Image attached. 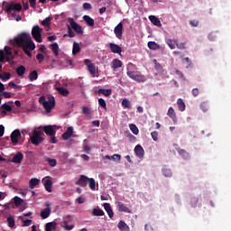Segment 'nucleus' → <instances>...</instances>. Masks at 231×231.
<instances>
[{"label": "nucleus", "mask_w": 231, "mask_h": 231, "mask_svg": "<svg viewBox=\"0 0 231 231\" xmlns=\"http://www.w3.org/2000/svg\"><path fill=\"white\" fill-rule=\"evenodd\" d=\"M134 152L138 158H143L144 151L142 145L137 144L134 148Z\"/></svg>", "instance_id": "21"}, {"label": "nucleus", "mask_w": 231, "mask_h": 231, "mask_svg": "<svg viewBox=\"0 0 231 231\" xmlns=\"http://www.w3.org/2000/svg\"><path fill=\"white\" fill-rule=\"evenodd\" d=\"M68 21L71 26L70 28H72V30H75L77 33H79L80 35L84 33V31H82V26L77 23V22H75L73 18H69Z\"/></svg>", "instance_id": "8"}, {"label": "nucleus", "mask_w": 231, "mask_h": 231, "mask_svg": "<svg viewBox=\"0 0 231 231\" xmlns=\"http://www.w3.org/2000/svg\"><path fill=\"white\" fill-rule=\"evenodd\" d=\"M200 109H202L205 112L208 111V102H202L200 104Z\"/></svg>", "instance_id": "52"}, {"label": "nucleus", "mask_w": 231, "mask_h": 231, "mask_svg": "<svg viewBox=\"0 0 231 231\" xmlns=\"http://www.w3.org/2000/svg\"><path fill=\"white\" fill-rule=\"evenodd\" d=\"M39 183H41V180L37 178H32L29 180V187L30 189H35V187H37V185H39Z\"/></svg>", "instance_id": "24"}, {"label": "nucleus", "mask_w": 231, "mask_h": 231, "mask_svg": "<svg viewBox=\"0 0 231 231\" xmlns=\"http://www.w3.org/2000/svg\"><path fill=\"white\" fill-rule=\"evenodd\" d=\"M63 222H61V228H64L67 231L73 230L75 228V225H68V223L73 221V217L71 215H67Z\"/></svg>", "instance_id": "7"}, {"label": "nucleus", "mask_w": 231, "mask_h": 231, "mask_svg": "<svg viewBox=\"0 0 231 231\" xmlns=\"http://www.w3.org/2000/svg\"><path fill=\"white\" fill-rule=\"evenodd\" d=\"M144 230L145 231H152V226L151 225H149V224H146L144 226Z\"/></svg>", "instance_id": "64"}, {"label": "nucleus", "mask_w": 231, "mask_h": 231, "mask_svg": "<svg viewBox=\"0 0 231 231\" xmlns=\"http://www.w3.org/2000/svg\"><path fill=\"white\" fill-rule=\"evenodd\" d=\"M97 69H98L97 68V65H95V63H93L92 65H89L88 68V70L92 75V77H98V75H97Z\"/></svg>", "instance_id": "26"}, {"label": "nucleus", "mask_w": 231, "mask_h": 231, "mask_svg": "<svg viewBox=\"0 0 231 231\" xmlns=\"http://www.w3.org/2000/svg\"><path fill=\"white\" fill-rule=\"evenodd\" d=\"M104 210L100 208H94L92 209V216H104Z\"/></svg>", "instance_id": "46"}, {"label": "nucleus", "mask_w": 231, "mask_h": 231, "mask_svg": "<svg viewBox=\"0 0 231 231\" xmlns=\"http://www.w3.org/2000/svg\"><path fill=\"white\" fill-rule=\"evenodd\" d=\"M177 48L179 50H186L187 49V42H181V43H178V41H177Z\"/></svg>", "instance_id": "55"}, {"label": "nucleus", "mask_w": 231, "mask_h": 231, "mask_svg": "<svg viewBox=\"0 0 231 231\" xmlns=\"http://www.w3.org/2000/svg\"><path fill=\"white\" fill-rule=\"evenodd\" d=\"M77 53H80V45L77 42H74L72 48V55H77Z\"/></svg>", "instance_id": "36"}, {"label": "nucleus", "mask_w": 231, "mask_h": 231, "mask_svg": "<svg viewBox=\"0 0 231 231\" xmlns=\"http://www.w3.org/2000/svg\"><path fill=\"white\" fill-rule=\"evenodd\" d=\"M148 48L150 50H160V45H158V43H156V42H149Z\"/></svg>", "instance_id": "42"}, {"label": "nucleus", "mask_w": 231, "mask_h": 231, "mask_svg": "<svg viewBox=\"0 0 231 231\" xmlns=\"http://www.w3.org/2000/svg\"><path fill=\"white\" fill-rule=\"evenodd\" d=\"M83 8H84V10H91L93 8V6L89 3H84Z\"/></svg>", "instance_id": "59"}, {"label": "nucleus", "mask_w": 231, "mask_h": 231, "mask_svg": "<svg viewBox=\"0 0 231 231\" xmlns=\"http://www.w3.org/2000/svg\"><path fill=\"white\" fill-rule=\"evenodd\" d=\"M113 69H118V68H122V60L118 59L113 60V65H112Z\"/></svg>", "instance_id": "37"}, {"label": "nucleus", "mask_w": 231, "mask_h": 231, "mask_svg": "<svg viewBox=\"0 0 231 231\" xmlns=\"http://www.w3.org/2000/svg\"><path fill=\"white\" fill-rule=\"evenodd\" d=\"M119 230L121 231H129V226H127L124 220H120L118 225H117Z\"/></svg>", "instance_id": "33"}, {"label": "nucleus", "mask_w": 231, "mask_h": 231, "mask_svg": "<svg viewBox=\"0 0 231 231\" xmlns=\"http://www.w3.org/2000/svg\"><path fill=\"white\" fill-rule=\"evenodd\" d=\"M57 230V222H49L45 225V231Z\"/></svg>", "instance_id": "27"}, {"label": "nucleus", "mask_w": 231, "mask_h": 231, "mask_svg": "<svg viewBox=\"0 0 231 231\" xmlns=\"http://www.w3.org/2000/svg\"><path fill=\"white\" fill-rule=\"evenodd\" d=\"M37 79H39V74L37 73V70H32L29 74V80H31V82H33V80H37Z\"/></svg>", "instance_id": "39"}, {"label": "nucleus", "mask_w": 231, "mask_h": 231, "mask_svg": "<svg viewBox=\"0 0 231 231\" xmlns=\"http://www.w3.org/2000/svg\"><path fill=\"white\" fill-rule=\"evenodd\" d=\"M31 8H35L37 5V0H29Z\"/></svg>", "instance_id": "63"}, {"label": "nucleus", "mask_w": 231, "mask_h": 231, "mask_svg": "<svg viewBox=\"0 0 231 231\" xmlns=\"http://www.w3.org/2000/svg\"><path fill=\"white\" fill-rule=\"evenodd\" d=\"M88 183V187H89L90 190H96L97 181L95 180V179L89 178Z\"/></svg>", "instance_id": "35"}, {"label": "nucleus", "mask_w": 231, "mask_h": 231, "mask_svg": "<svg viewBox=\"0 0 231 231\" xmlns=\"http://www.w3.org/2000/svg\"><path fill=\"white\" fill-rule=\"evenodd\" d=\"M22 50L23 51L25 55H27V57H29V59H32V51H30V47L28 45H27V47H23Z\"/></svg>", "instance_id": "51"}, {"label": "nucleus", "mask_w": 231, "mask_h": 231, "mask_svg": "<svg viewBox=\"0 0 231 231\" xmlns=\"http://www.w3.org/2000/svg\"><path fill=\"white\" fill-rule=\"evenodd\" d=\"M36 59H37V60H39V63L41 64V63L43 62V60H44V55H42V54H41V53H38V54L36 55Z\"/></svg>", "instance_id": "58"}, {"label": "nucleus", "mask_w": 231, "mask_h": 231, "mask_svg": "<svg viewBox=\"0 0 231 231\" xmlns=\"http://www.w3.org/2000/svg\"><path fill=\"white\" fill-rule=\"evenodd\" d=\"M166 43L168 44L169 48H171V50H176L178 40L168 39L166 40Z\"/></svg>", "instance_id": "28"}, {"label": "nucleus", "mask_w": 231, "mask_h": 231, "mask_svg": "<svg viewBox=\"0 0 231 231\" xmlns=\"http://www.w3.org/2000/svg\"><path fill=\"white\" fill-rule=\"evenodd\" d=\"M43 133L47 134V136H51V143H57L59 140H57V137H55V134H57V130H54L53 126L51 125H45L42 127Z\"/></svg>", "instance_id": "5"}, {"label": "nucleus", "mask_w": 231, "mask_h": 231, "mask_svg": "<svg viewBox=\"0 0 231 231\" xmlns=\"http://www.w3.org/2000/svg\"><path fill=\"white\" fill-rule=\"evenodd\" d=\"M42 182H43L45 190H47V192H51V187H53V181H51V180L50 179H47L45 180L43 179Z\"/></svg>", "instance_id": "17"}, {"label": "nucleus", "mask_w": 231, "mask_h": 231, "mask_svg": "<svg viewBox=\"0 0 231 231\" xmlns=\"http://www.w3.org/2000/svg\"><path fill=\"white\" fill-rule=\"evenodd\" d=\"M111 93H113V90L111 89L99 88L97 90L98 95H104L105 97H111Z\"/></svg>", "instance_id": "30"}, {"label": "nucleus", "mask_w": 231, "mask_h": 231, "mask_svg": "<svg viewBox=\"0 0 231 231\" xmlns=\"http://www.w3.org/2000/svg\"><path fill=\"white\" fill-rule=\"evenodd\" d=\"M122 106L125 109H131V101H129L127 98H125L122 100Z\"/></svg>", "instance_id": "45"}, {"label": "nucleus", "mask_w": 231, "mask_h": 231, "mask_svg": "<svg viewBox=\"0 0 231 231\" xmlns=\"http://www.w3.org/2000/svg\"><path fill=\"white\" fill-rule=\"evenodd\" d=\"M21 10H23V5H21V4L12 3L5 6V12L7 14H10L12 11L21 12Z\"/></svg>", "instance_id": "9"}, {"label": "nucleus", "mask_w": 231, "mask_h": 231, "mask_svg": "<svg viewBox=\"0 0 231 231\" xmlns=\"http://www.w3.org/2000/svg\"><path fill=\"white\" fill-rule=\"evenodd\" d=\"M1 109H4V110L7 111L8 113H10V111H12V107L8 104H3L1 106Z\"/></svg>", "instance_id": "56"}, {"label": "nucleus", "mask_w": 231, "mask_h": 231, "mask_svg": "<svg viewBox=\"0 0 231 231\" xmlns=\"http://www.w3.org/2000/svg\"><path fill=\"white\" fill-rule=\"evenodd\" d=\"M64 37H70V39H73V37H75V32H73L71 27L68 26V34H64Z\"/></svg>", "instance_id": "48"}, {"label": "nucleus", "mask_w": 231, "mask_h": 231, "mask_svg": "<svg viewBox=\"0 0 231 231\" xmlns=\"http://www.w3.org/2000/svg\"><path fill=\"white\" fill-rule=\"evenodd\" d=\"M32 219H26V220H23V226H30V225H32Z\"/></svg>", "instance_id": "61"}, {"label": "nucleus", "mask_w": 231, "mask_h": 231, "mask_svg": "<svg viewBox=\"0 0 231 231\" xmlns=\"http://www.w3.org/2000/svg\"><path fill=\"white\" fill-rule=\"evenodd\" d=\"M177 105H178V109L179 111H185V101H183V99L179 98L177 99Z\"/></svg>", "instance_id": "34"}, {"label": "nucleus", "mask_w": 231, "mask_h": 231, "mask_svg": "<svg viewBox=\"0 0 231 231\" xmlns=\"http://www.w3.org/2000/svg\"><path fill=\"white\" fill-rule=\"evenodd\" d=\"M7 223L10 228H14L15 226V218L14 217H8Z\"/></svg>", "instance_id": "44"}, {"label": "nucleus", "mask_w": 231, "mask_h": 231, "mask_svg": "<svg viewBox=\"0 0 231 231\" xmlns=\"http://www.w3.org/2000/svg\"><path fill=\"white\" fill-rule=\"evenodd\" d=\"M42 24V26H50V24H51V19H50V17L45 18Z\"/></svg>", "instance_id": "54"}, {"label": "nucleus", "mask_w": 231, "mask_h": 231, "mask_svg": "<svg viewBox=\"0 0 231 231\" xmlns=\"http://www.w3.org/2000/svg\"><path fill=\"white\" fill-rule=\"evenodd\" d=\"M50 47L54 57H59V43H52L50 45Z\"/></svg>", "instance_id": "31"}, {"label": "nucleus", "mask_w": 231, "mask_h": 231, "mask_svg": "<svg viewBox=\"0 0 231 231\" xmlns=\"http://www.w3.org/2000/svg\"><path fill=\"white\" fill-rule=\"evenodd\" d=\"M14 203L15 207H21V205H23V203H24V200L16 196L14 198Z\"/></svg>", "instance_id": "43"}, {"label": "nucleus", "mask_w": 231, "mask_h": 231, "mask_svg": "<svg viewBox=\"0 0 231 231\" xmlns=\"http://www.w3.org/2000/svg\"><path fill=\"white\" fill-rule=\"evenodd\" d=\"M191 93L193 97H198L199 95V88H193Z\"/></svg>", "instance_id": "62"}, {"label": "nucleus", "mask_w": 231, "mask_h": 231, "mask_svg": "<svg viewBox=\"0 0 231 231\" xmlns=\"http://www.w3.org/2000/svg\"><path fill=\"white\" fill-rule=\"evenodd\" d=\"M39 103L42 104L47 113H51L53 107H55V97L51 95L48 96V101H46V97L42 96L39 98Z\"/></svg>", "instance_id": "3"}, {"label": "nucleus", "mask_w": 231, "mask_h": 231, "mask_svg": "<svg viewBox=\"0 0 231 231\" xmlns=\"http://www.w3.org/2000/svg\"><path fill=\"white\" fill-rule=\"evenodd\" d=\"M43 134H44V132L42 131H37V130L32 131V135H31L30 137L31 143L36 146L41 145V143L44 142V137H42Z\"/></svg>", "instance_id": "4"}, {"label": "nucleus", "mask_w": 231, "mask_h": 231, "mask_svg": "<svg viewBox=\"0 0 231 231\" xmlns=\"http://www.w3.org/2000/svg\"><path fill=\"white\" fill-rule=\"evenodd\" d=\"M198 201L199 200L196 198L191 199V207H193V208L198 207Z\"/></svg>", "instance_id": "60"}, {"label": "nucleus", "mask_w": 231, "mask_h": 231, "mask_svg": "<svg viewBox=\"0 0 231 231\" xmlns=\"http://www.w3.org/2000/svg\"><path fill=\"white\" fill-rule=\"evenodd\" d=\"M149 19L152 23V24H154V26H158L160 28V26H162V22L160 21V19L154 15H150Z\"/></svg>", "instance_id": "23"}, {"label": "nucleus", "mask_w": 231, "mask_h": 231, "mask_svg": "<svg viewBox=\"0 0 231 231\" xmlns=\"http://www.w3.org/2000/svg\"><path fill=\"white\" fill-rule=\"evenodd\" d=\"M5 51L6 55L5 56L6 62H10V60L14 59V55L12 54V49L8 46H5Z\"/></svg>", "instance_id": "22"}, {"label": "nucleus", "mask_w": 231, "mask_h": 231, "mask_svg": "<svg viewBox=\"0 0 231 231\" xmlns=\"http://www.w3.org/2000/svg\"><path fill=\"white\" fill-rule=\"evenodd\" d=\"M42 29L39 25H34L32 29V36L36 42H42Z\"/></svg>", "instance_id": "6"}, {"label": "nucleus", "mask_w": 231, "mask_h": 231, "mask_svg": "<svg viewBox=\"0 0 231 231\" xmlns=\"http://www.w3.org/2000/svg\"><path fill=\"white\" fill-rule=\"evenodd\" d=\"M103 207H104L106 212L107 213L108 217H110V219H113V217L115 216V213L113 212V208H111V204L104 203Z\"/></svg>", "instance_id": "14"}, {"label": "nucleus", "mask_w": 231, "mask_h": 231, "mask_svg": "<svg viewBox=\"0 0 231 231\" xmlns=\"http://www.w3.org/2000/svg\"><path fill=\"white\" fill-rule=\"evenodd\" d=\"M45 162L50 165V167H57V160L51 158H46Z\"/></svg>", "instance_id": "40"}, {"label": "nucleus", "mask_w": 231, "mask_h": 231, "mask_svg": "<svg viewBox=\"0 0 231 231\" xmlns=\"http://www.w3.org/2000/svg\"><path fill=\"white\" fill-rule=\"evenodd\" d=\"M56 90L60 95H62V97H68V95H69V90H68V88L58 87L56 88Z\"/></svg>", "instance_id": "29"}, {"label": "nucleus", "mask_w": 231, "mask_h": 231, "mask_svg": "<svg viewBox=\"0 0 231 231\" xmlns=\"http://www.w3.org/2000/svg\"><path fill=\"white\" fill-rule=\"evenodd\" d=\"M83 21L87 23L88 26H91V27L95 26V20L91 18V16L89 15H84Z\"/></svg>", "instance_id": "25"}, {"label": "nucleus", "mask_w": 231, "mask_h": 231, "mask_svg": "<svg viewBox=\"0 0 231 231\" xmlns=\"http://www.w3.org/2000/svg\"><path fill=\"white\" fill-rule=\"evenodd\" d=\"M98 104L101 107H103V109H105L106 111L107 110V104H106V100L104 98H99Z\"/></svg>", "instance_id": "50"}, {"label": "nucleus", "mask_w": 231, "mask_h": 231, "mask_svg": "<svg viewBox=\"0 0 231 231\" xmlns=\"http://www.w3.org/2000/svg\"><path fill=\"white\" fill-rule=\"evenodd\" d=\"M151 136H152L153 142H158V132H156V131L152 132Z\"/></svg>", "instance_id": "57"}, {"label": "nucleus", "mask_w": 231, "mask_h": 231, "mask_svg": "<svg viewBox=\"0 0 231 231\" xmlns=\"http://www.w3.org/2000/svg\"><path fill=\"white\" fill-rule=\"evenodd\" d=\"M116 204L119 212H127L128 214H131V209H129L124 203L116 202Z\"/></svg>", "instance_id": "19"}, {"label": "nucleus", "mask_w": 231, "mask_h": 231, "mask_svg": "<svg viewBox=\"0 0 231 231\" xmlns=\"http://www.w3.org/2000/svg\"><path fill=\"white\" fill-rule=\"evenodd\" d=\"M124 30V23H119L114 29V33L117 39H122V32Z\"/></svg>", "instance_id": "12"}, {"label": "nucleus", "mask_w": 231, "mask_h": 231, "mask_svg": "<svg viewBox=\"0 0 231 231\" xmlns=\"http://www.w3.org/2000/svg\"><path fill=\"white\" fill-rule=\"evenodd\" d=\"M26 71V67L21 65L16 69V73L18 77H23Z\"/></svg>", "instance_id": "38"}, {"label": "nucleus", "mask_w": 231, "mask_h": 231, "mask_svg": "<svg viewBox=\"0 0 231 231\" xmlns=\"http://www.w3.org/2000/svg\"><path fill=\"white\" fill-rule=\"evenodd\" d=\"M24 158V155L23 152H18L12 159L13 163H21L23 162V159Z\"/></svg>", "instance_id": "16"}, {"label": "nucleus", "mask_w": 231, "mask_h": 231, "mask_svg": "<svg viewBox=\"0 0 231 231\" xmlns=\"http://www.w3.org/2000/svg\"><path fill=\"white\" fill-rule=\"evenodd\" d=\"M177 152H179L180 156L183 158V160H190V154L187 151L181 148H176Z\"/></svg>", "instance_id": "18"}, {"label": "nucleus", "mask_w": 231, "mask_h": 231, "mask_svg": "<svg viewBox=\"0 0 231 231\" xmlns=\"http://www.w3.org/2000/svg\"><path fill=\"white\" fill-rule=\"evenodd\" d=\"M155 69L158 71V73L162 74L163 73V67L161 66L160 63L155 62Z\"/></svg>", "instance_id": "53"}, {"label": "nucleus", "mask_w": 231, "mask_h": 231, "mask_svg": "<svg viewBox=\"0 0 231 231\" xmlns=\"http://www.w3.org/2000/svg\"><path fill=\"white\" fill-rule=\"evenodd\" d=\"M10 77H12V74H10V72H5L4 74H0V79L2 80H10Z\"/></svg>", "instance_id": "49"}, {"label": "nucleus", "mask_w": 231, "mask_h": 231, "mask_svg": "<svg viewBox=\"0 0 231 231\" xmlns=\"http://www.w3.org/2000/svg\"><path fill=\"white\" fill-rule=\"evenodd\" d=\"M14 42L18 48L23 49L29 47L31 51L35 50V43L33 42V40H32V35H30V32H22L18 34V36L14 39Z\"/></svg>", "instance_id": "1"}, {"label": "nucleus", "mask_w": 231, "mask_h": 231, "mask_svg": "<svg viewBox=\"0 0 231 231\" xmlns=\"http://www.w3.org/2000/svg\"><path fill=\"white\" fill-rule=\"evenodd\" d=\"M127 76L132 79V80H135V82H145L147 79L145 76L142 75L140 72L134 71L136 69V66L133 63H128L127 67Z\"/></svg>", "instance_id": "2"}, {"label": "nucleus", "mask_w": 231, "mask_h": 231, "mask_svg": "<svg viewBox=\"0 0 231 231\" xmlns=\"http://www.w3.org/2000/svg\"><path fill=\"white\" fill-rule=\"evenodd\" d=\"M162 174L163 176H165V178H171V176H172V171H171V169L164 167L162 169Z\"/></svg>", "instance_id": "41"}, {"label": "nucleus", "mask_w": 231, "mask_h": 231, "mask_svg": "<svg viewBox=\"0 0 231 231\" xmlns=\"http://www.w3.org/2000/svg\"><path fill=\"white\" fill-rule=\"evenodd\" d=\"M20 136L21 131L19 129L13 131V133L11 134V141L14 145H17V143H19Z\"/></svg>", "instance_id": "10"}, {"label": "nucleus", "mask_w": 231, "mask_h": 231, "mask_svg": "<svg viewBox=\"0 0 231 231\" xmlns=\"http://www.w3.org/2000/svg\"><path fill=\"white\" fill-rule=\"evenodd\" d=\"M109 48L112 53H122V47L116 43H109Z\"/></svg>", "instance_id": "20"}, {"label": "nucleus", "mask_w": 231, "mask_h": 231, "mask_svg": "<svg viewBox=\"0 0 231 231\" xmlns=\"http://www.w3.org/2000/svg\"><path fill=\"white\" fill-rule=\"evenodd\" d=\"M167 115L173 120L174 123L177 122L176 112H174V108H172V106L169 108Z\"/></svg>", "instance_id": "32"}, {"label": "nucleus", "mask_w": 231, "mask_h": 231, "mask_svg": "<svg viewBox=\"0 0 231 231\" xmlns=\"http://www.w3.org/2000/svg\"><path fill=\"white\" fill-rule=\"evenodd\" d=\"M46 207L43 210L41 211V217L42 219H48L51 214V208H50V204H46Z\"/></svg>", "instance_id": "13"}, {"label": "nucleus", "mask_w": 231, "mask_h": 231, "mask_svg": "<svg viewBox=\"0 0 231 231\" xmlns=\"http://www.w3.org/2000/svg\"><path fill=\"white\" fill-rule=\"evenodd\" d=\"M129 127L134 134H138V133H140V130H138V126H136V125L131 124L129 125Z\"/></svg>", "instance_id": "47"}, {"label": "nucleus", "mask_w": 231, "mask_h": 231, "mask_svg": "<svg viewBox=\"0 0 231 231\" xmlns=\"http://www.w3.org/2000/svg\"><path fill=\"white\" fill-rule=\"evenodd\" d=\"M89 181V178L86 175H80L79 179L76 181V185H79L80 187H88V182Z\"/></svg>", "instance_id": "11"}, {"label": "nucleus", "mask_w": 231, "mask_h": 231, "mask_svg": "<svg viewBox=\"0 0 231 231\" xmlns=\"http://www.w3.org/2000/svg\"><path fill=\"white\" fill-rule=\"evenodd\" d=\"M73 136V126H69L67 130L63 133L62 138L63 140H69Z\"/></svg>", "instance_id": "15"}]
</instances>
